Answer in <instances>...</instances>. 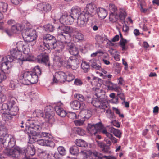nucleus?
I'll use <instances>...</instances> for the list:
<instances>
[{
	"label": "nucleus",
	"instance_id": "nucleus-58",
	"mask_svg": "<svg viewBox=\"0 0 159 159\" xmlns=\"http://www.w3.org/2000/svg\"><path fill=\"white\" fill-rule=\"evenodd\" d=\"M6 78L5 72L0 70V83Z\"/></svg>",
	"mask_w": 159,
	"mask_h": 159
},
{
	"label": "nucleus",
	"instance_id": "nucleus-28",
	"mask_svg": "<svg viewBox=\"0 0 159 159\" xmlns=\"http://www.w3.org/2000/svg\"><path fill=\"white\" fill-rule=\"evenodd\" d=\"M54 110L57 114L61 117H64L67 114V112L66 111L60 106H56L54 108Z\"/></svg>",
	"mask_w": 159,
	"mask_h": 159
},
{
	"label": "nucleus",
	"instance_id": "nucleus-52",
	"mask_svg": "<svg viewBox=\"0 0 159 159\" xmlns=\"http://www.w3.org/2000/svg\"><path fill=\"white\" fill-rule=\"evenodd\" d=\"M58 152L61 156H64L66 154V150L64 147L60 146L57 148Z\"/></svg>",
	"mask_w": 159,
	"mask_h": 159
},
{
	"label": "nucleus",
	"instance_id": "nucleus-48",
	"mask_svg": "<svg viewBox=\"0 0 159 159\" xmlns=\"http://www.w3.org/2000/svg\"><path fill=\"white\" fill-rule=\"evenodd\" d=\"M43 27L45 30L48 32H52L54 30V27L49 24L45 25Z\"/></svg>",
	"mask_w": 159,
	"mask_h": 159
},
{
	"label": "nucleus",
	"instance_id": "nucleus-13",
	"mask_svg": "<svg viewBox=\"0 0 159 159\" xmlns=\"http://www.w3.org/2000/svg\"><path fill=\"white\" fill-rule=\"evenodd\" d=\"M37 60L39 63L43 64L49 67L50 66L49 56L46 53L39 55L37 57Z\"/></svg>",
	"mask_w": 159,
	"mask_h": 159
},
{
	"label": "nucleus",
	"instance_id": "nucleus-60",
	"mask_svg": "<svg viewBox=\"0 0 159 159\" xmlns=\"http://www.w3.org/2000/svg\"><path fill=\"white\" fill-rule=\"evenodd\" d=\"M101 133H102L104 134H105L108 137L111 134L108 132L106 129H104V126L103 125V127L101 129L99 134H100Z\"/></svg>",
	"mask_w": 159,
	"mask_h": 159
},
{
	"label": "nucleus",
	"instance_id": "nucleus-63",
	"mask_svg": "<svg viewBox=\"0 0 159 159\" xmlns=\"http://www.w3.org/2000/svg\"><path fill=\"white\" fill-rule=\"evenodd\" d=\"M110 139L113 143H116L117 142L118 139L113 136L111 134L108 137Z\"/></svg>",
	"mask_w": 159,
	"mask_h": 159
},
{
	"label": "nucleus",
	"instance_id": "nucleus-15",
	"mask_svg": "<svg viewBox=\"0 0 159 159\" xmlns=\"http://www.w3.org/2000/svg\"><path fill=\"white\" fill-rule=\"evenodd\" d=\"M90 18L87 15L83 12H82L80 16L77 18V24L80 27H84L86 24L89 19Z\"/></svg>",
	"mask_w": 159,
	"mask_h": 159
},
{
	"label": "nucleus",
	"instance_id": "nucleus-27",
	"mask_svg": "<svg viewBox=\"0 0 159 159\" xmlns=\"http://www.w3.org/2000/svg\"><path fill=\"white\" fill-rule=\"evenodd\" d=\"M120 36V40L119 42V45L120 47L122 48V51L126 50L128 49V46L126 45V44L127 43V40L123 38L122 35L120 32H119Z\"/></svg>",
	"mask_w": 159,
	"mask_h": 159
},
{
	"label": "nucleus",
	"instance_id": "nucleus-16",
	"mask_svg": "<svg viewBox=\"0 0 159 159\" xmlns=\"http://www.w3.org/2000/svg\"><path fill=\"white\" fill-rule=\"evenodd\" d=\"M55 111L47 112L45 113H42L40 114V116L43 118L45 121L50 123H52L55 121L54 116H55Z\"/></svg>",
	"mask_w": 159,
	"mask_h": 159
},
{
	"label": "nucleus",
	"instance_id": "nucleus-5",
	"mask_svg": "<svg viewBox=\"0 0 159 159\" xmlns=\"http://www.w3.org/2000/svg\"><path fill=\"white\" fill-rule=\"evenodd\" d=\"M5 141L11 142L13 145L15 144V139L11 135L8 134V130L6 127L3 125H0V141Z\"/></svg>",
	"mask_w": 159,
	"mask_h": 159
},
{
	"label": "nucleus",
	"instance_id": "nucleus-45",
	"mask_svg": "<svg viewBox=\"0 0 159 159\" xmlns=\"http://www.w3.org/2000/svg\"><path fill=\"white\" fill-rule=\"evenodd\" d=\"M55 38L53 35L49 34H47L45 35L43 38V44L46 43L52 39Z\"/></svg>",
	"mask_w": 159,
	"mask_h": 159
},
{
	"label": "nucleus",
	"instance_id": "nucleus-2",
	"mask_svg": "<svg viewBox=\"0 0 159 159\" xmlns=\"http://www.w3.org/2000/svg\"><path fill=\"white\" fill-rule=\"evenodd\" d=\"M38 76L32 71H27L22 74L19 77L20 82L24 85L34 84L38 82Z\"/></svg>",
	"mask_w": 159,
	"mask_h": 159
},
{
	"label": "nucleus",
	"instance_id": "nucleus-21",
	"mask_svg": "<svg viewBox=\"0 0 159 159\" xmlns=\"http://www.w3.org/2000/svg\"><path fill=\"white\" fill-rule=\"evenodd\" d=\"M91 115V111L87 109L81 110L79 114V116L81 118L85 120L89 119Z\"/></svg>",
	"mask_w": 159,
	"mask_h": 159
},
{
	"label": "nucleus",
	"instance_id": "nucleus-30",
	"mask_svg": "<svg viewBox=\"0 0 159 159\" xmlns=\"http://www.w3.org/2000/svg\"><path fill=\"white\" fill-rule=\"evenodd\" d=\"M89 154L90 155H93L95 157H97L98 159H102L103 158H106L107 159L109 157V156L103 155L102 154L95 151H89Z\"/></svg>",
	"mask_w": 159,
	"mask_h": 159
},
{
	"label": "nucleus",
	"instance_id": "nucleus-8",
	"mask_svg": "<svg viewBox=\"0 0 159 159\" xmlns=\"http://www.w3.org/2000/svg\"><path fill=\"white\" fill-rule=\"evenodd\" d=\"M21 51L18 50L16 48L12 49L10 51V53L12 55L14 59H18L20 61L23 62L24 61H30L31 59L29 57H22Z\"/></svg>",
	"mask_w": 159,
	"mask_h": 159
},
{
	"label": "nucleus",
	"instance_id": "nucleus-34",
	"mask_svg": "<svg viewBox=\"0 0 159 159\" xmlns=\"http://www.w3.org/2000/svg\"><path fill=\"white\" fill-rule=\"evenodd\" d=\"M61 15L62 13L60 12L53 11L51 12V16L53 19L54 23L56 20H59Z\"/></svg>",
	"mask_w": 159,
	"mask_h": 159
},
{
	"label": "nucleus",
	"instance_id": "nucleus-31",
	"mask_svg": "<svg viewBox=\"0 0 159 159\" xmlns=\"http://www.w3.org/2000/svg\"><path fill=\"white\" fill-rule=\"evenodd\" d=\"M116 9H114V12H111L110 15L109 20L112 23H118L119 20L118 18L117 17V14L116 12Z\"/></svg>",
	"mask_w": 159,
	"mask_h": 159
},
{
	"label": "nucleus",
	"instance_id": "nucleus-12",
	"mask_svg": "<svg viewBox=\"0 0 159 159\" xmlns=\"http://www.w3.org/2000/svg\"><path fill=\"white\" fill-rule=\"evenodd\" d=\"M58 31L62 34H65L70 37L71 34L73 32V28L70 26L65 25L63 24L59 25L57 28Z\"/></svg>",
	"mask_w": 159,
	"mask_h": 159
},
{
	"label": "nucleus",
	"instance_id": "nucleus-47",
	"mask_svg": "<svg viewBox=\"0 0 159 159\" xmlns=\"http://www.w3.org/2000/svg\"><path fill=\"white\" fill-rule=\"evenodd\" d=\"M82 68L85 73L88 72L89 70V64L85 61L82 62L81 65Z\"/></svg>",
	"mask_w": 159,
	"mask_h": 159
},
{
	"label": "nucleus",
	"instance_id": "nucleus-10",
	"mask_svg": "<svg viewBox=\"0 0 159 159\" xmlns=\"http://www.w3.org/2000/svg\"><path fill=\"white\" fill-rule=\"evenodd\" d=\"M106 143L104 142L97 141L98 145L102 148V151L104 153H109L110 152V146L111 144V141L110 139H106L105 140Z\"/></svg>",
	"mask_w": 159,
	"mask_h": 159
},
{
	"label": "nucleus",
	"instance_id": "nucleus-29",
	"mask_svg": "<svg viewBox=\"0 0 159 159\" xmlns=\"http://www.w3.org/2000/svg\"><path fill=\"white\" fill-rule=\"evenodd\" d=\"M24 26L20 24H16L12 26L11 29L12 32L13 33H16L22 30Z\"/></svg>",
	"mask_w": 159,
	"mask_h": 159
},
{
	"label": "nucleus",
	"instance_id": "nucleus-6",
	"mask_svg": "<svg viewBox=\"0 0 159 159\" xmlns=\"http://www.w3.org/2000/svg\"><path fill=\"white\" fill-rule=\"evenodd\" d=\"M35 30L32 28H27L22 31V35L24 41L27 43L34 41L36 39L34 35Z\"/></svg>",
	"mask_w": 159,
	"mask_h": 159
},
{
	"label": "nucleus",
	"instance_id": "nucleus-20",
	"mask_svg": "<svg viewBox=\"0 0 159 159\" xmlns=\"http://www.w3.org/2000/svg\"><path fill=\"white\" fill-rule=\"evenodd\" d=\"M81 13L80 8L79 7L75 6L72 8L70 14L73 18H75L76 20L80 16Z\"/></svg>",
	"mask_w": 159,
	"mask_h": 159
},
{
	"label": "nucleus",
	"instance_id": "nucleus-64",
	"mask_svg": "<svg viewBox=\"0 0 159 159\" xmlns=\"http://www.w3.org/2000/svg\"><path fill=\"white\" fill-rule=\"evenodd\" d=\"M35 72H34V73H36V75L38 76V75H40L41 73V70L39 68V67L38 66H37L35 68Z\"/></svg>",
	"mask_w": 159,
	"mask_h": 159
},
{
	"label": "nucleus",
	"instance_id": "nucleus-19",
	"mask_svg": "<svg viewBox=\"0 0 159 159\" xmlns=\"http://www.w3.org/2000/svg\"><path fill=\"white\" fill-rule=\"evenodd\" d=\"M37 8L40 11L47 12L51 10V6L49 3H41L37 4Z\"/></svg>",
	"mask_w": 159,
	"mask_h": 159
},
{
	"label": "nucleus",
	"instance_id": "nucleus-61",
	"mask_svg": "<svg viewBox=\"0 0 159 159\" xmlns=\"http://www.w3.org/2000/svg\"><path fill=\"white\" fill-rule=\"evenodd\" d=\"M45 113L49 111H54L53 108L50 105L47 106L45 108Z\"/></svg>",
	"mask_w": 159,
	"mask_h": 159
},
{
	"label": "nucleus",
	"instance_id": "nucleus-22",
	"mask_svg": "<svg viewBox=\"0 0 159 159\" xmlns=\"http://www.w3.org/2000/svg\"><path fill=\"white\" fill-rule=\"evenodd\" d=\"M57 42L58 41H57L56 38H55L43 44L45 48H44L45 50L55 49Z\"/></svg>",
	"mask_w": 159,
	"mask_h": 159
},
{
	"label": "nucleus",
	"instance_id": "nucleus-62",
	"mask_svg": "<svg viewBox=\"0 0 159 159\" xmlns=\"http://www.w3.org/2000/svg\"><path fill=\"white\" fill-rule=\"evenodd\" d=\"M74 83L77 86H81L83 84L81 80L78 79H76L75 80Z\"/></svg>",
	"mask_w": 159,
	"mask_h": 159
},
{
	"label": "nucleus",
	"instance_id": "nucleus-24",
	"mask_svg": "<svg viewBox=\"0 0 159 159\" xmlns=\"http://www.w3.org/2000/svg\"><path fill=\"white\" fill-rule=\"evenodd\" d=\"M1 143H0V151L1 150V149L3 148V147H4L5 148H7L8 147V148H7L5 149L3 151V152L6 154H7L4 152V151L7 149H11L13 148V147L14 146L15 144H14L13 145L11 144V143L10 142L8 141V142H7V141H0Z\"/></svg>",
	"mask_w": 159,
	"mask_h": 159
},
{
	"label": "nucleus",
	"instance_id": "nucleus-55",
	"mask_svg": "<svg viewBox=\"0 0 159 159\" xmlns=\"http://www.w3.org/2000/svg\"><path fill=\"white\" fill-rule=\"evenodd\" d=\"M66 15H61L60 19L59 20V22L62 24L65 25L66 23Z\"/></svg>",
	"mask_w": 159,
	"mask_h": 159
},
{
	"label": "nucleus",
	"instance_id": "nucleus-43",
	"mask_svg": "<svg viewBox=\"0 0 159 159\" xmlns=\"http://www.w3.org/2000/svg\"><path fill=\"white\" fill-rule=\"evenodd\" d=\"M126 12L124 11H120L119 15L117 14V17L119 19V20L120 22L123 21L122 24H125V18L126 16Z\"/></svg>",
	"mask_w": 159,
	"mask_h": 159
},
{
	"label": "nucleus",
	"instance_id": "nucleus-4",
	"mask_svg": "<svg viewBox=\"0 0 159 159\" xmlns=\"http://www.w3.org/2000/svg\"><path fill=\"white\" fill-rule=\"evenodd\" d=\"M16 99L14 97L9 96L6 103L2 105L1 110H6L7 113L12 116L16 115L19 110L17 106L16 105Z\"/></svg>",
	"mask_w": 159,
	"mask_h": 159
},
{
	"label": "nucleus",
	"instance_id": "nucleus-14",
	"mask_svg": "<svg viewBox=\"0 0 159 159\" xmlns=\"http://www.w3.org/2000/svg\"><path fill=\"white\" fill-rule=\"evenodd\" d=\"M27 43L24 40L19 41L16 44L17 49L19 51L23 52L25 54H28L29 49Z\"/></svg>",
	"mask_w": 159,
	"mask_h": 159
},
{
	"label": "nucleus",
	"instance_id": "nucleus-32",
	"mask_svg": "<svg viewBox=\"0 0 159 159\" xmlns=\"http://www.w3.org/2000/svg\"><path fill=\"white\" fill-rule=\"evenodd\" d=\"M64 45L62 42L58 41L56 44L55 53H61L64 48Z\"/></svg>",
	"mask_w": 159,
	"mask_h": 159
},
{
	"label": "nucleus",
	"instance_id": "nucleus-9",
	"mask_svg": "<svg viewBox=\"0 0 159 159\" xmlns=\"http://www.w3.org/2000/svg\"><path fill=\"white\" fill-rule=\"evenodd\" d=\"M70 57L68 60L65 61V64L74 69H77L79 66L80 62L78 56Z\"/></svg>",
	"mask_w": 159,
	"mask_h": 159
},
{
	"label": "nucleus",
	"instance_id": "nucleus-1",
	"mask_svg": "<svg viewBox=\"0 0 159 159\" xmlns=\"http://www.w3.org/2000/svg\"><path fill=\"white\" fill-rule=\"evenodd\" d=\"M4 152L14 158L21 157L23 159L25 157H30V155H34L35 153V149L34 145L30 143L28 145L27 149L16 147L11 149H7L4 151Z\"/></svg>",
	"mask_w": 159,
	"mask_h": 159
},
{
	"label": "nucleus",
	"instance_id": "nucleus-39",
	"mask_svg": "<svg viewBox=\"0 0 159 159\" xmlns=\"http://www.w3.org/2000/svg\"><path fill=\"white\" fill-rule=\"evenodd\" d=\"M70 106L73 109L77 110L81 107V104L78 101L75 100L70 102Z\"/></svg>",
	"mask_w": 159,
	"mask_h": 159
},
{
	"label": "nucleus",
	"instance_id": "nucleus-46",
	"mask_svg": "<svg viewBox=\"0 0 159 159\" xmlns=\"http://www.w3.org/2000/svg\"><path fill=\"white\" fill-rule=\"evenodd\" d=\"M38 135L42 137H45L47 139H51L52 138V135L49 133L42 132L41 131H39L37 135Z\"/></svg>",
	"mask_w": 159,
	"mask_h": 159
},
{
	"label": "nucleus",
	"instance_id": "nucleus-11",
	"mask_svg": "<svg viewBox=\"0 0 159 159\" xmlns=\"http://www.w3.org/2000/svg\"><path fill=\"white\" fill-rule=\"evenodd\" d=\"M66 74L62 71L57 72L55 75H53L52 79V84L54 83H57L58 82L60 83L64 82L66 81Z\"/></svg>",
	"mask_w": 159,
	"mask_h": 159
},
{
	"label": "nucleus",
	"instance_id": "nucleus-59",
	"mask_svg": "<svg viewBox=\"0 0 159 159\" xmlns=\"http://www.w3.org/2000/svg\"><path fill=\"white\" fill-rule=\"evenodd\" d=\"M75 96L81 102H83L85 100L84 97L81 94H76L75 95Z\"/></svg>",
	"mask_w": 159,
	"mask_h": 159
},
{
	"label": "nucleus",
	"instance_id": "nucleus-35",
	"mask_svg": "<svg viewBox=\"0 0 159 159\" xmlns=\"http://www.w3.org/2000/svg\"><path fill=\"white\" fill-rule=\"evenodd\" d=\"M109 131L113 133L116 137L120 138L121 137L122 133L118 129H116L113 127H111L109 129Z\"/></svg>",
	"mask_w": 159,
	"mask_h": 159
},
{
	"label": "nucleus",
	"instance_id": "nucleus-7",
	"mask_svg": "<svg viewBox=\"0 0 159 159\" xmlns=\"http://www.w3.org/2000/svg\"><path fill=\"white\" fill-rule=\"evenodd\" d=\"M102 127V124L101 122H99L95 124H88L87 129L88 132L91 135H96V134L99 133Z\"/></svg>",
	"mask_w": 159,
	"mask_h": 159
},
{
	"label": "nucleus",
	"instance_id": "nucleus-53",
	"mask_svg": "<svg viewBox=\"0 0 159 159\" xmlns=\"http://www.w3.org/2000/svg\"><path fill=\"white\" fill-rule=\"evenodd\" d=\"M74 20H75V19L74 18H73L72 16L70 15V14L69 16H67V19L66 24H71L74 21Z\"/></svg>",
	"mask_w": 159,
	"mask_h": 159
},
{
	"label": "nucleus",
	"instance_id": "nucleus-33",
	"mask_svg": "<svg viewBox=\"0 0 159 159\" xmlns=\"http://www.w3.org/2000/svg\"><path fill=\"white\" fill-rule=\"evenodd\" d=\"M89 63V65L95 70H101L102 69L101 66L97 63L95 59H93L90 60Z\"/></svg>",
	"mask_w": 159,
	"mask_h": 159
},
{
	"label": "nucleus",
	"instance_id": "nucleus-3",
	"mask_svg": "<svg viewBox=\"0 0 159 159\" xmlns=\"http://www.w3.org/2000/svg\"><path fill=\"white\" fill-rule=\"evenodd\" d=\"M43 124L36 121H30L27 129L24 132L28 136L30 139H34L36 135L41 131Z\"/></svg>",
	"mask_w": 159,
	"mask_h": 159
},
{
	"label": "nucleus",
	"instance_id": "nucleus-38",
	"mask_svg": "<svg viewBox=\"0 0 159 159\" xmlns=\"http://www.w3.org/2000/svg\"><path fill=\"white\" fill-rule=\"evenodd\" d=\"M70 153L74 156H77L79 154V148L76 145H74L70 148Z\"/></svg>",
	"mask_w": 159,
	"mask_h": 159
},
{
	"label": "nucleus",
	"instance_id": "nucleus-57",
	"mask_svg": "<svg viewBox=\"0 0 159 159\" xmlns=\"http://www.w3.org/2000/svg\"><path fill=\"white\" fill-rule=\"evenodd\" d=\"M66 115L70 119H74L76 118V115L74 112H69L68 113H67Z\"/></svg>",
	"mask_w": 159,
	"mask_h": 159
},
{
	"label": "nucleus",
	"instance_id": "nucleus-44",
	"mask_svg": "<svg viewBox=\"0 0 159 159\" xmlns=\"http://www.w3.org/2000/svg\"><path fill=\"white\" fill-rule=\"evenodd\" d=\"M55 54L54 55L53 57V60L59 62L61 65H64L65 63V61H62L61 59V56L60 55H58V53H55Z\"/></svg>",
	"mask_w": 159,
	"mask_h": 159
},
{
	"label": "nucleus",
	"instance_id": "nucleus-37",
	"mask_svg": "<svg viewBox=\"0 0 159 159\" xmlns=\"http://www.w3.org/2000/svg\"><path fill=\"white\" fill-rule=\"evenodd\" d=\"M3 113L2 115V119L4 121H7L10 120H11L12 118V116L8 113L6 111V110H3Z\"/></svg>",
	"mask_w": 159,
	"mask_h": 159
},
{
	"label": "nucleus",
	"instance_id": "nucleus-42",
	"mask_svg": "<svg viewBox=\"0 0 159 159\" xmlns=\"http://www.w3.org/2000/svg\"><path fill=\"white\" fill-rule=\"evenodd\" d=\"M1 62L0 70L4 72L5 73L7 72V70L10 68L9 64L3 61H1Z\"/></svg>",
	"mask_w": 159,
	"mask_h": 159
},
{
	"label": "nucleus",
	"instance_id": "nucleus-26",
	"mask_svg": "<svg viewBox=\"0 0 159 159\" xmlns=\"http://www.w3.org/2000/svg\"><path fill=\"white\" fill-rule=\"evenodd\" d=\"M120 36V40L119 42V45L120 47L122 48V51L126 50L128 49V46L126 45V44L127 43V40L123 38L122 35L120 32H119Z\"/></svg>",
	"mask_w": 159,
	"mask_h": 159
},
{
	"label": "nucleus",
	"instance_id": "nucleus-25",
	"mask_svg": "<svg viewBox=\"0 0 159 159\" xmlns=\"http://www.w3.org/2000/svg\"><path fill=\"white\" fill-rule=\"evenodd\" d=\"M97 12L98 16L101 19H104L107 15V11L104 9L99 8L97 9Z\"/></svg>",
	"mask_w": 159,
	"mask_h": 159
},
{
	"label": "nucleus",
	"instance_id": "nucleus-50",
	"mask_svg": "<svg viewBox=\"0 0 159 159\" xmlns=\"http://www.w3.org/2000/svg\"><path fill=\"white\" fill-rule=\"evenodd\" d=\"M47 151L46 150H42L39 152V156L41 159H45L49 156L50 154L47 153Z\"/></svg>",
	"mask_w": 159,
	"mask_h": 159
},
{
	"label": "nucleus",
	"instance_id": "nucleus-18",
	"mask_svg": "<svg viewBox=\"0 0 159 159\" xmlns=\"http://www.w3.org/2000/svg\"><path fill=\"white\" fill-rule=\"evenodd\" d=\"M32 139L33 140L34 142H36L37 144L41 146H48L52 147L55 145L54 142L51 139H40L36 141L34 140V139Z\"/></svg>",
	"mask_w": 159,
	"mask_h": 159
},
{
	"label": "nucleus",
	"instance_id": "nucleus-23",
	"mask_svg": "<svg viewBox=\"0 0 159 159\" xmlns=\"http://www.w3.org/2000/svg\"><path fill=\"white\" fill-rule=\"evenodd\" d=\"M68 48L69 49V52L71 55L76 56L79 53V51L75 45L72 43H69L67 45Z\"/></svg>",
	"mask_w": 159,
	"mask_h": 159
},
{
	"label": "nucleus",
	"instance_id": "nucleus-51",
	"mask_svg": "<svg viewBox=\"0 0 159 159\" xmlns=\"http://www.w3.org/2000/svg\"><path fill=\"white\" fill-rule=\"evenodd\" d=\"M75 133L77 134L83 136L85 134V131L81 127H75Z\"/></svg>",
	"mask_w": 159,
	"mask_h": 159
},
{
	"label": "nucleus",
	"instance_id": "nucleus-54",
	"mask_svg": "<svg viewBox=\"0 0 159 159\" xmlns=\"http://www.w3.org/2000/svg\"><path fill=\"white\" fill-rule=\"evenodd\" d=\"M74 78V76L72 74L70 73H69L67 75L66 74V81L70 82L73 80Z\"/></svg>",
	"mask_w": 159,
	"mask_h": 159
},
{
	"label": "nucleus",
	"instance_id": "nucleus-40",
	"mask_svg": "<svg viewBox=\"0 0 159 159\" xmlns=\"http://www.w3.org/2000/svg\"><path fill=\"white\" fill-rule=\"evenodd\" d=\"M75 143L78 147H86L88 146V144L85 141L80 139H77L75 141Z\"/></svg>",
	"mask_w": 159,
	"mask_h": 159
},
{
	"label": "nucleus",
	"instance_id": "nucleus-17",
	"mask_svg": "<svg viewBox=\"0 0 159 159\" xmlns=\"http://www.w3.org/2000/svg\"><path fill=\"white\" fill-rule=\"evenodd\" d=\"M97 9L94 4H89L87 5L86 7L82 12L90 17L93 15V14L97 11Z\"/></svg>",
	"mask_w": 159,
	"mask_h": 159
},
{
	"label": "nucleus",
	"instance_id": "nucleus-36",
	"mask_svg": "<svg viewBox=\"0 0 159 159\" xmlns=\"http://www.w3.org/2000/svg\"><path fill=\"white\" fill-rule=\"evenodd\" d=\"M1 61H5L6 62L9 64V65H11V62L14 61V58L12 55H8L4 57L1 58Z\"/></svg>",
	"mask_w": 159,
	"mask_h": 159
},
{
	"label": "nucleus",
	"instance_id": "nucleus-41",
	"mask_svg": "<svg viewBox=\"0 0 159 159\" xmlns=\"http://www.w3.org/2000/svg\"><path fill=\"white\" fill-rule=\"evenodd\" d=\"M74 39L76 42L83 40L84 38V35L80 32L75 33L73 35Z\"/></svg>",
	"mask_w": 159,
	"mask_h": 159
},
{
	"label": "nucleus",
	"instance_id": "nucleus-49",
	"mask_svg": "<svg viewBox=\"0 0 159 159\" xmlns=\"http://www.w3.org/2000/svg\"><path fill=\"white\" fill-rule=\"evenodd\" d=\"M8 4L3 2H0V11L1 12H6L8 8Z\"/></svg>",
	"mask_w": 159,
	"mask_h": 159
},
{
	"label": "nucleus",
	"instance_id": "nucleus-56",
	"mask_svg": "<svg viewBox=\"0 0 159 159\" xmlns=\"http://www.w3.org/2000/svg\"><path fill=\"white\" fill-rule=\"evenodd\" d=\"M112 109L114 112L116 114L119 115L120 117L122 118L124 117V115L123 114H121L120 113V110L117 108L113 107L112 108Z\"/></svg>",
	"mask_w": 159,
	"mask_h": 159
}]
</instances>
